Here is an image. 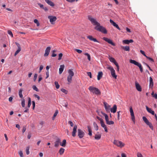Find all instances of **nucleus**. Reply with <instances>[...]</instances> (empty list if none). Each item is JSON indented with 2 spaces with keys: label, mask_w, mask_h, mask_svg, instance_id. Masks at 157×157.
Here are the masks:
<instances>
[{
  "label": "nucleus",
  "mask_w": 157,
  "mask_h": 157,
  "mask_svg": "<svg viewBox=\"0 0 157 157\" xmlns=\"http://www.w3.org/2000/svg\"><path fill=\"white\" fill-rule=\"evenodd\" d=\"M51 49V48L50 46L46 48L45 50V53L44 55V56H47L48 55L50 52Z\"/></svg>",
  "instance_id": "nucleus-10"
},
{
  "label": "nucleus",
  "mask_w": 157,
  "mask_h": 157,
  "mask_svg": "<svg viewBox=\"0 0 157 157\" xmlns=\"http://www.w3.org/2000/svg\"><path fill=\"white\" fill-rule=\"evenodd\" d=\"M113 143L114 145L121 148L122 147L125 145V144L121 141L117 140H114Z\"/></svg>",
  "instance_id": "nucleus-5"
},
{
  "label": "nucleus",
  "mask_w": 157,
  "mask_h": 157,
  "mask_svg": "<svg viewBox=\"0 0 157 157\" xmlns=\"http://www.w3.org/2000/svg\"><path fill=\"white\" fill-rule=\"evenodd\" d=\"M97 118L98 120L99 121H100V122L102 121H103V119L101 118L100 117H97Z\"/></svg>",
  "instance_id": "nucleus-64"
},
{
  "label": "nucleus",
  "mask_w": 157,
  "mask_h": 157,
  "mask_svg": "<svg viewBox=\"0 0 157 157\" xmlns=\"http://www.w3.org/2000/svg\"><path fill=\"white\" fill-rule=\"evenodd\" d=\"M34 97L35 98H37L38 100H40V96H38V95H37V94H34Z\"/></svg>",
  "instance_id": "nucleus-54"
},
{
  "label": "nucleus",
  "mask_w": 157,
  "mask_h": 157,
  "mask_svg": "<svg viewBox=\"0 0 157 157\" xmlns=\"http://www.w3.org/2000/svg\"><path fill=\"white\" fill-rule=\"evenodd\" d=\"M63 56V54L62 53H60L59 55L58 60H60L61 59L62 57Z\"/></svg>",
  "instance_id": "nucleus-46"
},
{
  "label": "nucleus",
  "mask_w": 157,
  "mask_h": 157,
  "mask_svg": "<svg viewBox=\"0 0 157 157\" xmlns=\"http://www.w3.org/2000/svg\"><path fill=\"white\" fill-rule=\"evenodd\" d=\"M34 22L36 24L37 26H39L40 23L37 19H35L34 21Z\"/></svg>",
  "instance_id": "nucleus-37"
},
{
  "label": "nucleus",
  "mask_w": 157,
  "mask_h": 157,
  "mask_svg": "<svg viewBox=\"0 0 157 157\" xmlns=\"http://www.w3.org/2000/svg\"><path fill=\"white\" fill-rule=\"evenodd\" d=\"M60 140L58 138L55 142L54 146L55 147H58L60 144Z\"/></svg>",
  "instance_id": "nucleus-16"
},
{
  "label": "nucleus",
  "mask_w": 157,
  "mask_h": 157,
  "mask_svg": "<svg viewBox=\"0 0 157 157\" xmlns=\"http://www.w3.org/2000/svg\"><path fill=\"white\" fill-rule=\"evenodd\" d=\"M137 157H143L142 155L140 152H138L137 153Z\"/></svg>",
  "instance_id": "nucleus-51"
},
{
  "label": "nucleus",
  "mask_w": 157,
  "mask_h": 157,
  "mask_svg": "<svg viewBox=\"0 0 157 157\" xmlns=\"http://www.w3.org/2000/svg\"><path fill=\"white\" fill-rule=\"evenodd\" d=\"M25 100L24 99H23L21 101V105L23 107H24L25 106Z\"/></svg>",
  "instance_id": "nucleus-43"
},
{
  "label": "nucleus",
  "mask_w": 157,
  "mask_h": 157,
  "mask_svg": "<svg viewBox=\"0 0 157 157\" xmlns=\"http://www.w3.org/2000/svg\"><path fill=\"white\" fill-rule=\"evenodd\" d=\"M29 147H26V151L27 155H29Z\"/></svg>",
  "instance_id": "nucleus-44"
},
{
  "label": "nucleus",
  "mask_w": 157,
  "mask_h": 157,
  "mask_svg": "<svg viewBox=\"0 0 157 157\" xmlns=\"http://www.w3.org/2000/svg\"><path fill=\"white\" fill-rule=\"evenodd\" d=\"M77 126L76 125H75L73 128V131L72 132V136L73 137H75L76 136V133L77 132Z\"/></svg>",
  "instance_id": "nucleus-14"
},
{
  "label": "nucleus",
  "mask_w": 157,
  "mask_h": 157,
  "mask_svg": "<svg viewBox=\"0 0 157 157\" xmlns=\"http://www.w3.org/2000/svg\"><path fill=\"white\" fill-rule=\"evenodd\" d=\"M110 23L114 26H115L116 25V23L113 20L111 19L110 20Z\"/></svg>",
  "instance_id": "nucleus-41"
},
{
  "label": "nucleus",
  "mask_w": 157,
  "mask_h": 157,
  "mask_svg": "<svg viewBox=\"0 0 157 157\" xmlns=\"http://www.w3.org/2000/svg\"><path fill=\"white\" fill-rule=\"evenodd\" d=\"M135 84L137 90L139 91H141L142 90V88L139 84L138 83L137 81L135 82Z\"/></svg>",
  "instance_id": "nucleus-11"
},
{
  "label": "nucleus",
  "mask_w": 157,
  "mask_h": 157,
  "mask_svg": "<svg viewBox=\"0 0 157 157\" xmlns=\"http://www.w3.org/2000/svg\"><path fill=\"white\" fill-rule=\"evenodd\" d=\"M65 67V66L64 64L61 65H60V67L59 69V73L61 74L63 71Z\"/></svg>",
  "instance_id": "nucleus-17"
},
{
  "label": "nucleus",
  "mask_w": 157,
  "mask_h": 157,
  "mask_svg": "<svg viewBox=\"0 0 157 157\" xmlns=\"http://www.w3.org/2000/svg\"><path fill=\"white\" fill-rule=\"evenodd\" d=\"M130 114L131 116V119L133 122L134 123H135V118L134 115V112L130 113Z\"/></svg>",
  "instance_id": "nucleus-28"
},
{
  "label": "nucleus",
  "mask_w": 157,
  "mask_h": 157,
  "mask_svg": "<svg viewBox=\"0 0 157 157\" xmlns=\"http://www.w3.org/2000/svg\"><path fill=\"white\" fill-rule=\"evenodd\" d=\"M101 137V134L99 132H97L95 135L94 138L97 140H99L100 139Z\"/></svg>",
  "instance_id": "nucleus-15"
},
{
  "label": "nucleus",
  "mask_w": 157,
  "mask_h": 157,
  "mask_svg": "<svg viewBox=\"0 0 157 157\" xmlns=\"http://www.w3.org/2000/svg\"><path fill=\"white\" fill-rule=\"evenodd\" d=\"M94 29L103 33L106 34L107 33V31L106 29L103 26H101L99 23L94 27Z\"/></svg>",
  "instance_id": "nucleus-1"
},
{
  "label": "nucleus",
  "mask_w": 157,
  "mask_h": 157,
  "mask_svg": "<svg viewBox=\"0 0 157 157\" xmlns=\"http://www.w3.org/2000/svg\"><path fill=\"white\" fill-rule=\"evenodd\" d=\"M48 18L50 19V21L51 23L52 24H54V21H55L57 19L56 17L52 16H49Z\"/></svg>",
  "instance_id": "nucleus-8"
},
{
  "label": "nucleus",
  "mask_w": 157,
  "mask_h": 157,
  "mask_svg": "<svg viewBox=\"0 0 157 157\" xmlns=\"http://www.w3.org/2000/svg\"><path fill=\"white\" fill-rule=\"evenodd\" d=\"M45 1L48 5L51 6H54L55 5L50 0H45Z\"/></svg>",
  "instance_id": "nucleus-21"
},
{
  "label": "nucleus",
  "mask_w": 157,
  "mask_h": 157,
  "mask_svg": "<svg viewBox=\"0 0 157 157\" xmlns=\"http://www.w3.org/2000/svg\"><path fill=\"white\" fill-rule=\"evenodd\" d=\"M89 40L94 42H96L98 43L99 42V41L97 40L96 38L93 37L91 36H89Z\"/></svg>",
  "instance_id": "nucleus-25"
},
{
  "label": "nucleus",
  "mask_w": 157,
  "mask_h": 157,
  "mask_svg": "<svg viewBox=\"0 0 157 157\" xmlns=\"http://www.w3.org/2000/svg\"><path fill=\"white\" fill-rule=\"evenodd\" d=\"M107 69L110 70L111 74L112 76L114 78L116 79L117 75L115 74V71L113 68L111 66H109L107 67Z\"/></svg>",
  "instance_id": "nucleus-4"
},
{
  "label": "nucleus",
  "mask_w": 157,
  "mask_h": 157,
  "mask_svg": "<svg viewBox=\"0 0 157 157\" xmlns=\"http://www.w3.org/2000/svg\"><path fill=\"white\" fill-rule=\"evenodd\" d=\"M100 124H101V126L103 128L106 126V125L105 124V123H104L103 121H102L101 122H100Z\"/></svg>",
  "instance_id": "nucleus-42"
},
{
  "label": "nucleus",
  "mask_w": 157,
  "mask_h": 157,
  "mask_svg": "<svg viewBox=\"0 0 157 157\" xmlns=\"http://www.w3.org/2000/svg\"><path fill=\"white\" fill-rule=\"evenodd\" d=\"M137 66L139 67L141 72H142L143 71V69L141 64L140 63Z\"/></svg>",
  "instance_id": "nucleus-39"
},
{
  "label": "nucleus",
  "mask_w": 157,
  "mask_h": 157,
  "mask_svg": "<svg viewBox=\"0 0 157 157\" xmlns=\"http://www.w3.org/2000/svg\"><path fill=\"white\" fill-rule=\"evenodd\" d=\"M66 140H65V139L63 140L62 143H61L60 142V145H61V146H62L63 147H65L66 145Z\"/></svg>",
  "instance_id": "nucleus-31"
},
{
  "label": "nucleus",
  "mask_w": 157,
  "mask_h": 157,
  "mask_svg": "<svg viewBox=\"0 0 157 157\" xmlns=\"http://www.w3.org/2000/svg\"><path fill=\"white\" fill-rule=\"evenodd\" d=\"M108 58L109 59L110 61L111 62L113 63L115 65H116L117 63L114 58L111 57L110 56H109Z\"/></svg>",
  "instance_id": "nucleus-19"
},
{
  "label": "nucleus",
  "mask_w": 157,
  "mask_h": 157,
  "mask_svg": "<svg viewBox=\"0 0 157 157\" xmlns=\"http://www.w3.org/2000/svg\"><path fill=\"white\" fill-rule=\"evenodd\" d=\"M61 90L62 92L66 94H67V91L65 89L63 88L61 89Z\"/></svg>",
  "instance_id": "nucleus-45"
},
{
  "label": "nucleus",
  "mask_w": 157,
  "mask_h": 157,
  "mask_svg": "<svg viewBox=\"0 0 157 157\" xmlns=\"http://www.w3.org/2000/svg\"><path fill=\"white\" fill-rule=\"evenodd\" d=\"M94 126L95 127V130L97 131L98 129V126L97 124L94 123Z\"/></svg>",
  "instance_id": "nucleus-48"
},
{
  "label": "nucleus",
  "mask_w": 157,
  "mask_h": 157,
  "mask_svg": "<svg viewBox=\"0 0 157 157\" xmlns=\"http://www.w3.org/2000/svg\"><path fill=\"white\" fill-rule=\"evenodd\" d=\"M122 48L124 50L129 51H130V48L129 46H122Z\"/></svg>",
  "instance_id": "nucleus-29"
},
{
  "label": "nucleus",
  "mask_w": 157,
  "mask_h": 157,
  "mask_svg": "<svg viewBox=\"0 0 157 157\" xmlns=\"http://www.w3.org/2000/svg\"><path fill=\"white\" fill-rule=\"evenodd\" d=\"M73 70V69H69L68 70L69 75L67 77V80L68 82L69 83V84L71 82L72 77L74 75V74Z\"/></svg>",
  "instance_id": "nucleus-3"
},
{
  "label": "nucleus",
  "mask_w": 157,
  "mask_h": 157,
  "mask_svg": "<svg viewBox=\"0 0 157 157\" xmlns=\"http://www.w3.org/2000/svg\"><path fill=\"white\" fill-rule=\"evenodd\" d=\"M147 58L149 59L151 62H154V60L152 58H151L150 57H147Z\"/></svg>",
  "instance_id": "nucleus-60"
},
{
  "label": "nucleus",
  "mask_w": 157,
  "mask_h": 157,
  "mask_svg": "<svg viewBox=\"0 0 157 157\" xmlns=\"http://www.w3.org/2000/svg\"><path fill=\"white\" fill-rule=\"evenodd\" d=\"M37 74H35L34 75V78H33L34 81H36V79L37 78Z\"/></svg>",
  "instance_id": "nucleus-56"
},
{
  "label": "nucleus",
  "mask_w": 157,
  "mask_h": 157,
  "mask_svg": "<svg viewBox=\"0 0 157 157\" xmlns=\"http://www.w3.org/2000/svg\"><path fill=\"white\" fill-rule=\"evenodd\" d=\"M110 23L114 26H115L116 25V23L113 20L111 19L110 20Z\"/></svg>",
  "instance_id": "nucleus-40"
},
{
  "label": "nucleus",
  "mask_w": 157,
  "mask_h": 157,
  "mask_svg": "<svg viewBox=\"0 0 157 157\" xmlns=\"http://www.w3.org/2000/svg\"><path fill=\"white\" fill-rule=\"evenodd\" d=\"M68 123H69V124L71 126V127H73L74 125L73 123L71 121H69Z\"/></svg>",
  "instance_id": "nucleus-57"
},
{
  "label": "nucleus",
  "mask_w": 157,
  "mask_h": 157,
  "mask_svg": "<svg viewBox=\"0 0 157 157\" xmlns=\"http://www.w3.org/2000/svg\"><path fill=\"white\" fill-rule=\"evenodd\" d=\"M103 39L113 46H115V44L112 41V40L105 37H103Z\"/></svg>",
  "instance_id": "nucleus-9"
},
{
  "label": "nucleus",
  "mask_w": 157,
  "mask_h": 157,
  "mask_svg": "<svg viewBox=\"0 0 157 157\" xmlns=\"http://www.w3.org/2000/svg\"><path fill=\"white\" fill-rule=\"evenodd\" d=\"M46 78H48L49 76V72L48 71H47L46 72Z\"/></svg>",
  "instance_id": "nucleus-61"
},
{
  "label": "nucleus",
  "mask_w": 157,
  "mask_h": 157,
  "mask_svg": "<svg viewBox=\"0 0 157 157\" xmlns=\"http://www.w3.org/2000/svg\"><path fill=\"white\" fill-rule=\"evenodd\" d=\"M103 75V73L102 71L99 72L97 75V79L98 80H99L102 78Z\"/></svg>",
  "instance_id": "nucleus-24"
},
{
  "label": "nucleus",
  "mask_w": 157,
  "mask_h": 157,
  "mask_svg": "<svg viewBox=\"0 0 157 157\" xmlns=\"http://www.w3.org/2000/svg\"><path fill=\"white\" fill-rule=\"evenodd\" d=\"M33 89L37 92H38L39 90L35 85H33L32 86Z\"/></svg>",
  "instance_id": "nucleus-38"
},
{
  "label": "nucleus",
  "mask_w": 157,
  "mask_h": 157,
  "mask_svg": "<svg viewBox=\"0 0 157 157\" xmlns=\"http://www.w3.org/2000/svg\"><path fill=\"white\" fill-rule=\"evenodd\" d=\"M23 91V90L22 88H21L19 89L18 94L19 96V97L21 98H23V95L22 94V92Z\"/></svg>",
  "instance_id": "nucleus-27"
},
{
  "label": "nucleus",
  "mask_w": 157,
  "mask_h": 157,
  "mask_svg": "<svg viewBox=\"0 0 157 157\" xmlns=\"http://www.w3.org/2000/svg\"><path fill=\"white\" fill-rule=\"evenodd\" d=\"M55 85L56 86V87L57 89H58L59 87V85L57 82L56 81L55 82Z\"/></svg>",
  "instance_id": "nucleus-36"
},
{
  "label": "nucleus",
  "mask_w": 157,
  "mask_h": 157,
  "mask_svg": "<svg viewBox=\"0 0 157 157\" xmlns=\"http://www.w3.org/2000/svg\"><path fill=\"white\" fill-rule=\"evenodd\" d=\"M21 51V49H18L14 54V56H16Z\"/></svg>",
  "instance_id": "nucleus-47"
},
{
  "label": "nucleus",
  "mask_w": 157,
  "mask_h": 157,
  "mask_svg": "<svg viewBox=\"0 0 157 157\" xmlns=\"http://www.w3.org/2000/svg\"><path fill=\"white\" fill-rule=\"evenodd\" d=\"M143 119L145 123L148 126H149L150 128L152 130L153 129V127L152 126V124L149 122L148 120L147 119V118L145 117H143Z\"/></svg>",
  "instance_id": "nucleus-6"
},
{
  "label": "nucleus",
  "mask_w": 157,
  "mask_h": 157,
  "mask_svg": "<svg viewBox=\"0 0 157 157\" xmlns=\"http://www.w3.org/2000/svg\"><path fill=\"white\" fill-rule=\"evenodd\" d=\"M89 90L91 92L97 95H100L101 94V91L98 88L96 87L91 86L89 87Z\"/></svg>",
  "instance_id": "nucleus-2"
},
{
  "label": "nucleus",
  "mask_w": 157,
  "mask_h": 157,
  "mask_svg": "<svg viewBox=\"0 0 157 157\" xmlns=\"http://www.w3.org/2000/svg\"><path fill=\"white\" fill-rule=\"evenodd\" d=\"M146 110L148 112L151 113L153 115H155L154 111L152 110L151 109L149 108L147 106H146Z\"/></svg>",
  "instance_id": "nucleus-20"
},
{
  "label": "nucleus",
  "mask_w": 157,
  "mask_h": 157,
  "mask_svg": "<svg viewBox=\"0 0 157 157\" xmlns=\"http://www.w3.org/2000/svg\"><path fill=\"white\" fill-rule=\"evenodd\" d=\"M75 50L79 54L81 53L82 52V50L78 49H75Z\"/></svg>",
  "instance_id": "nucleus-49"
},
{
  "label": "nucleus",
  "mask_w": 157,
  "mask_h": 157,
  "mask_svg": "<svg viewBox=\"0 0 157 157\" xmlns=\"http://www.w3.org/2000/svg\"><path fill=\"white\" fill-rule=\"evenodd\" d=\"M117 109V106L116 105H114L113 107L111 109L110 111L111 112L115 113L116 112Z\"/></svg>",
  "instance_id": "nucleus-22"
},
{
  "label": "nucleus",
  "mask_w": 157,
  "mask_h": 157,
  "mask_svg": "<svg viewBox=\"0 0 157 157\" xmlns=\"http://www.w3.org/2000/svg\"><path fill=\"white\" fill-rule=\"evenodd\" d=\"M38 6H40V8H42V9H43L44 6L43 5L41 4L40 3H38Z\"/></svg>",
  "instance_id": "nucleus-53"
},
{
  "label": "nucleus",
  "mask_w": 157,
  "mask_h": 157,
  "mask_svg": "<svg viewBox=\"0 0 157 157\" xmlns=\"http://www.w3.org/2000/svg\"><path fill=\"white\" fill-rule=\"evenodd\" d=\"M58 110H56L55 112V113H54V115H53V117L52 118V120H54L55 119V117L57 116L58 113Z\"/></svg>",
  "instance_id": "nucleus-35"
},
{
  "label": "nucleus",
  "mask_w": 157,
  "mask_h": 157,
  "mask_svg": "<svg viewBox=\"0 0 157 157\" xmlns=\"http://www.w3.org/2000/svg\"><path fill=\"white\" fill-rule=\"evenodd\" d=\"M43 66L42 65H40V69L39 71V73H40L41 71L43 69Z\"/></svg>",
  "instance_id": "nucleus-59"
},
{
  "label": "nucleus",
  "mask_w": 157,
  "mask_h": 157,
  "mask_svg": "<svg viewBox=\"0 0 157 157\" xmlns=\"http://www.w3.org/2000/svg\"><path fill=\"white\" fill-rule=\"evenodd\" d=\"M15 44H16V45L17 46L18 49H21L20 45L18 43L16 42Z\"/></svg>",
  "instance_id": "nucleus-52"
},
{
  "label": "nucleus",
  "mask_w": 157,
  "mask_h": 157,
  "mask_svg": "<svg viewBox=\"0 0 157 157\" xmlns=\"http://www.w3.org/2000/svg\"><path fill=\"white\" fill-rule=\"evenodd\" d=\"M32 105L33 106V109H34L35 106V102L34 101H32Z\"/></svg>",
  "instance_id": "nucleus-58"
},
{
  "label": "nucleus",
  "mask_w": 157,
  "mask_h": 157,
  "mask_svg": "<svg viewBox=\"0 0 157 157\" xmlns=\"http://www.w3.org/2000/svg\"><path fill=\"white\" fill-rule=\"evenodd\" d=\"M104 105L106 111L107 112L109 111L110 108V106L106 102H104Z\"/></svg>",
  "instance_id": "nucleus-13"
},
{
  "label": "nucleus",
  "mask_w": 157,
  "mask_h": 157,
  "mask_svg": "<svg viewBox=\"0 0 157 157\" xmlns=\"http://www.w3.org/2000/svg\"><path fill=\"white\" fill-rule=\"evenodd\" d=\"M8 33L12 37H13V34L12 32L10 30L8 31Z\"/></svg>",
  "instance_id": "nucleus-50"
},
{
  "label": "nucleus",
  "mask_w": 157,
  "mask_h": 157,
  "mask_svg": "<svg viewBox=\"0 0 157 157\" xmlns=\"http://www.w3.org/2000/svg\"><path fill=\"white\" fill-rule=\"evenodd\" d=\"M31 104V98L29 97L28 98V108H29Z\"/></svg>",
  "instance_id": "nucleus-33"
},
{
  "label": "nucleus",
  "mask_w": 157,
  "mask_h": 157,
  "mask_svg": "<svg viewBox=\"0 0 157 157\" xmlns=\"http://www.w3.org/2000/svg\"><path fill=\"white\" fill-rule=\"evenodd\" d=\"M102 114L105 117L106 122L109 120V117L107 114L103 113H102Z\"/></svg>",
  "instance_id": "nucleus-30"
},
{
  "label": "nucleus",
  "mask_w": 157,
  "mask_h": 157,
  "mask_svg": "<svg viewBox=\"0 0 157 157\" xmlns=\"http://www.w3.org/2000/svg\"><path fill=\"white\" fill-rule=\"evenodd\" d=\"M65 149L64 148H60L59 151V153L60 155H62Z\"/></svg>",
  "instance_id": "nucleus-32"
},
{
  "label": "nucleus",
  "mask_w": 157,
  "mask_h": 157,
  "mask_svg": "<svg viewBox=\"0 0 157 157\" xmlns=\"http://www.w3.org/2000/svg\"><path fill=\"white\" fill-rule=\"evenodd\" d=\"M129 62L130 63H131L134 64L135 65L137 66H138V65L140 63H139L136 61L135 60H132V59H130L129 60Z\"/></svg>",
  "instance_id": "nucleus-26"
},
{
  "label": "nucleus",
  "mask_w": 157,
  "mask_h": 157,
  "mask_svg": "<svg viewBox=\"0 0 157 157\" xmlns=\"http://www.w3.org/2000/svg\"><path fill=\"white\" fill-rule=\"evenodd\" d=\"M149 81H150V83H149L150 87L152 88L153 86V84H154V82H153L152 78L151 77H150V78H149Z\"/></svg>",
  "instance_id": "nucleus-23"
},
{
  "label": "nucleus",
  "mask_w": 157,
  "mask_h": 157,
  "mask_svg": "<svg viewBox=\"0 0 157 157\" xmlns=\"http://www.w3.org/2000/svg\"><path fill=\"white\" fill-rule=\"evenodd\" d=\"M122 42L124 44H128L130 43H133V40L132 39H131L130 40H123Z\"/></svg>",
  "instance_id": "nucleus-18"
},
{
  "label": "nucleus",
  "mask_w": 157,
  "mask_h": 157,
  "mask_svg": "<svg viewBox=\"0 0 157 157\" xmlns=\"http://www.w3.org/2000/svg\"><path fill=\"white\" fill-rule=\"evenodd\" d=\"M89 20H90L91 23L94 25L97 26L99 23L96 21V19L92 17L89 16Z\"/></svg>",
  "instance_id": "nucleus-7"
},
{
  "label": "nucleus",
  "mask_w": 157,
  "mask_h": 157,
  "mask_svg": "<svg viewBox=\"0 0 157 157\" xmlns=\"http://www.w3.org/2000/svg\"><path fill=\"white\" fill-rule=\"evenodd\" d=\"M19 154L21 157H23V152L22 151H20L19 152Z\"/></svg>",
  "instance_id": "nucleus-55"
},
{
  "label": "nucleus",
  "mask_w": 157,
  "mask_h": 157,
  "mask_svg": "<svg viewBox=\"0 0 157 157\" xmlns=\"http://www.w3.org/2000/svg\"><path fill=\"white\" fill-rule=\"evenodd\" d=\"M129 111L130 113H132L133 112L132 107H130L129 108Z\"/></svg>",
  "instance_id": "nucleus-63"
},
{
  "label": "nucleus",
  "mask_w": 157,
  "mask_h": 157,
  "mask_svg": "<svg viewBox=\"0 0 157 157\" xmlns=\"http://www.w3.org/2000/svg\"><path fill=\"white\" fill-rule=\"evenodd\" d=\"M106 122V123L108 125L113 124L114 123V122L112 121H109V120H108Z\"/></svg>",
  "instance_id": "nucleus-34"
},
{
  "label": "nucleus",
  "mask_w": 157,
  "mask_h": 157,
  "mask_svg": "<svg viewBox=\"0 0 157 157\" xmlns=\"http://www.w3.org/2000/svg\"><path fill=\"white\" fill-rule=\"evenodd\" d=\"M78 136L80 138H82L84 136V132L80 129H78Z\"/></svg>",
  "instance_id": "nucleus-12"
},
{
  "label": "nucleus",
  "mask_w": 157,
  "mask_h": 157,
  "mask_svg": "<svg viewBox=\"0 0 157 157\" xmlns=\"http://www.w3.org/2000/svg\"><path fill=\"white\" fill-rule=\"evenodd\" d=\"M115 65L116 66V67H117V71H119V67L118 65V63Z\"/></svg>",
  "instance_id": "nucleus-62"
}]
</instances>
